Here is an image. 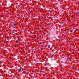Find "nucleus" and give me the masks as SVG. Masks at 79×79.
Instances as JSON below:
<instances>
[{
    "label": "nucleus",
    "instance_id": "9b49d317",
    "mask_svg": "<svg viewBox=\"0 0 79 79\" xmlns=\"http://www.w3.org/2000/svg\"><path fill=\"white\" fill-rule=\"evenodd\" d=\"M52 56H52L51 57H52Z\"/></svg>",
    "mask_w": 79,
    "mask_h": 79
},
{
    "label": "nucleus",
    "instance_id": "20e7f679",
    "mask_svg": "<svg viewBox=\"0 0 79 79\" xmlns=\"http://www.w3.org/2000/svg\"><path fill=\"white\" fill-rule=\"evenodd\" d=\"M48 48H50V45H48Z\"/></svg>",
    "mask_w": 79,
    "mask_h": 79
},
{
    "label": "nucleus",
    "instance_id": "423d86ee",
    "mask_svg": "<svg viewBox=\"0 0 79 79\" xmlns=\"http://www.w3.org/2000/svg\"><path fill=\"white\" fill-rule=\"evenodd\" d=\"M70 32H73V30H71L70 31Z\"/></svg>",
    "mask_w": 79,
    "mask_h": 79
},
{
    "label": "nucleus",
    "instance_id": "7ed1b4c3",
    "mask_svg": "<svg viewBox=\"0 0 79 79\" xmlns=\"http://www.w3.org/2000/svg\"><path fill=\"white\" fill-rule=\"evenodd\" d=\"M21 69L20 68L19 69V72H21Z\"/></svg>",
    "mask_w": 79,
    "mask_h": 79
},
{
    "label": "nucleus",
    "instance_id": "6e6552de",
    "mask_svg": "<svg viewBox=\"0 0 79 79\" xmlns=\"http://www.w3.org/2000/svg\"><path fill=\"white\" fill-rule=\"evenodd\" d=\"M47 64H47V63L45 64V66H47Z\"/></svg>",
    "mask_w": 79,
    "mask_h": 79
},
{
    "label": "nucleus",
    "instance_id": "0eeeda50",
    "mask_svg": "<svg viewBox=\"0 0 79 79\" xmlns=\"http://www.w3.org/2000/svg\"><path fill=\"white\" fill-rule=\"evenodd\" d=\"M13 26H16V24L15 23L13 24Z\"/></svg>",
    "mask_w": 79,
    "mask_h": 79
},
{
    "label": "nucleus",
    "instance_id": "1a4fd4ad",
    "mask_svg": "<svg viewBox=\"0 0 79 79\" xmlns=\"http://www.w3.org/2000/svg\"><path fill=\"white\" fill-rule=\"evenodd\" d=\"M39 44L40 45V44H42V42H40V43H39Z\"/></svg>",
    "mask_w": 79,
    "mask_h": 79
},
{
    "label": "nucleus",
    "instance_id": "f03ea898",
    "mask_svg": "<svg viewBox=\"0 0 79 79\" xmlns=\"http://www.w3.org/2000/svg\"><path fill=\"white\" fill-rule=\"evenodd\" d=\"M61 37H62V36L61 35H59L58 36V39H61Z\"/></svg>",
    "mask_w": 79,
    "mask_h": 79
},
{
    "label": "nucleus",
    "instance_id": "9d476101",
    "mask_svg": "<svg viewBox=\"0 0 79 79\" xmlns=\"http://www.w3.org/2000/svg\"><path fill=\"white\" fill-rule=\"evenodd\" d=\"M77 14H79V12H77Z\"/></svg>",
    "mask_w": 79,
    "mask_h": 79
},
{
    "label": "nucleus",
    "instance_id": "f8f14e48",
    "mask_svg": "<svg viewBox=\"0 0 79 79\" xmlns=\"http://www.w3.org/2000/svg\"><path fill=\"white\" fill-rule=\"evenodd\" d=\"M43 17H42V19H43Z\"/></svg>",
    "mask_w": 79,
    "mask_h": 79
},
{
    "label": "nucleus",
    "instance_id": "f257e3e1",
    "mask_svg": "<svg viewBox=\"0 0 79 79\" xmlns=\"http://www.w3.org/2000/svg\"><path fill=\"white\" fill-rule=\"evenodd\" d=\"M67 61L69 63H70V59L68 58Z\"/></svg>",
    "mask_w": 79,
    "mask_h": 79
},
{
    "label": "nucleus",
    "instance_id": "39448f33",
    "mask_svg": "<svg viewBox=\"0 0 79 79\" xmlns=\"http://www.w3.org/2000/svg\"><path fill=\"white\" fill-rule=\"evenodd\" d=\"M18 41H19V40H16V43H18Z\"/></svg>",
    "mask_w": 79,
    "mask_h": 79
}]
</instances>
